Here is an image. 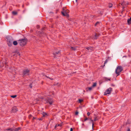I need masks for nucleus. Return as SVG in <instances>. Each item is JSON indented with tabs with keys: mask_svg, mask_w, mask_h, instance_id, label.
Listing matches in <instances>:
<instances>
[{
	"mask_svg": "<svg viewBox=\"0 0 131 131\" xmlns=\"http://www.w3.org/2000/svg\"><path fill=\"white\" fill-rule=\"evenodd\" d=\"M30 70L28 69H25L23 71L22 77L24 78L26 76L29 75L30 74Z\"/></svg>",
	"mask_w": 131,
	"mask_h": 131,
	"instance_id": "4",
	"label": "nucleus"
},
{
	"mask_svg": "<svg viewBox=\"0 0 131 131\" xmlns=\"http://www.w3.org/2000/svg\"><path fill=\"white\" fill-rule=\"evenodd\" d=\"M12 14L14 16L17 15L18 14V13L17 11H13L12 12Z\"/></svg>",
	"mask_w": 131,
	"mask_h": 131,
	"instance_id": "21",
	"label": "nucleus"
},
{
	"mask_svg": "<svg viewBox=\"0 0 131 131\" xmlns=\"http://www.w3.org/2000/svg\"><path fill=\"white\" fill-rule=\"evenodd\" d=\"M124 2H123L121 4V5H122V6H123V5H124Z\"/></svg>",
	"mask_w": 131,
	"mask_h": 131,
	"instance_id": "39",
	"label": "nucleus"
},
{
	"mask_svg": "<svg viewBox=\"0 0 131 131\" xmlns=\"http://www.w3.org/2000/svg\"><path fill=\"white\" fill-rule=\"evenodd\" d=\"M130 63L131 64V61H130V62L129 63Z\"/></svg>",
	"mask_w": 131,
	"mask_h": 131,
	"instance_id": "60",
	"label": "nucleus"
},
{
	"mask_svg": "<svg viewBox=\"0 0 131 131\" xmlns=\"http://www.w3.org/2000/svg\"><path fill=\"white\" fill-rule=\"evenodd\" d=\"M56 85H59V83H58L56 84Z\"/></svg>",
	"mask_w": 131,
	"mask_h": 131,
	"instance_id": "45",
	"label": "nucleus"
},
{
	"mask_svg": "<svg viewBox=\"0 0 131 131\" xmlns=\"http://www.w3.org/2000/svg\"><path fill=\"white\" fill-rule=\"evenodd\" d=\"M29 117H31L32 116V115L31 114H30L29 115Z\"/></svg>",
	"mask_w": 131,
	"mask_h": 131,
	"instance_id": "47",
	"label": "nucleus"
},
{
	"mask_svg": "<svg viewBox=\"0 0 131 131\" xmlns=\"http://www.w3.org/2000/svg\"><path fill=\"white\" fill-rule=\"evenodd\" d=\"M75 1H76V2H77V1H78V0H75Z\"/></svg>",
	"mask_w": 131,
	"mask_h": 131,
	"instance_id": "57",
	"label": "nucleus"
},
{
	"mask_svg": "<svg viewBox=\"0 0 131 131\" xmlns=\"http://www.w3.org/2000/svg\"><path fill=\"white\" fill-rule=\"evenodd\" d=\"M113 89L111 88H110L107 89L106 91L104 93V95H107V94H111V91H112Z\"/></svg>",
	"mask_w": 131,
	"mask_h": 131,
	"instance_id": "6",
	"label": "nucleus"
},
{
	"mask_svg": "<svg viewBox=\"0 0 131 131\" xmlns=\"http://www.w3.org/2000/svg\"><path fill=\"white\" fill-rule=\"evenodd\" d=\"M18 18L19 19L21 18H22V16H20Z\"/></svg>",
	"mask_w": 131,
	"mask_h": 131,
	"instance_id": "46",
	"label": "nucleus"
},
{
	"mask_svg": "<svg viewBox=\"0 0 131 131\" xmlns=\"http://www.w3.org/2000/svg\"><path fill=\"white\" fill-rule=\"evenodd\" d=\"M82 125L83 126H84V123H83L82 124Z\"/></svg>",
	"mask_w": 131,
	"mask_h": 131,
	"instance_id": "56",
	"label": "nucleus"
},
{
	"mask_svg": "<svg viewBox=\"0 0 131 131\" xmlns=\"http://www.w3.org/2000/svg\"><path fill=\"white\" fill-rule=\"evenodd\" d=\"M86 48L88 50H90L91 51L93 50V47H91V46H90L89 47H86Z\"/></svg>",
	"mask_w": 131,
	"mask_h": 131,
	"instance_id": "17",
	"label": "nucleus"
},
{
	"mask_svg": "<svg viewBox=\"0 0 131 131\" xmlns=\"http://www.w3.org/2000/svg\"><path fill=\"white\" fill-rule=\"evenodd\" d=\"M14 127H8L7 128V129H6L5 131H8V130L10 131H13L14 130Z\"/></svg>",
	"mask_w": 131,
	"mask_h": 131,
	"instance_id": "12",
	"label": "nucleus"
},
{
	"mask_svg": "<svg viewBox=\"0 0 131 131\" xmlns=\"http://www.w3.org/2000/svg\"><path fill=\"white\" fill-rule=\"evenodd\" d=\"M101 23V22H99V21H97L95 23V25H94V26L95 27H96V26H97L98 25H99L100 23Z\"/></svg>",
	"mask_w": 131,
	"mask_h": 131,
	"instance_id": "25",
	"label": "nucleus"
},
{
	"mask_svg": "<svg viewBox=\"0 0 131 131\" xmlns=\"http://www.w3.org/2000/svg\"><path fill=\"white\" fill-rule=\"evenodd\" d=\"M111 85L113 86H115V85L113 84H112Z\"/></svg>",
	"mask_w": 131,
	"mask_h": 131,
	"instance_id": "44",
	"label": "nucleus"
},
{
	"mask_svg": "<svg viewBox=\"0 0 131 131\" xmlns=\"http://www.w3.org/2000/svg\"><path fill=\"white\" fill-rule=\"evenodd\" d=\"M127 131H130V128H128Z\"/></svg>",
	"mask_w": 131,
	"mask_h": 131,
	"instance_id": "38",
	"label": "nucleus"
},
{
	"mask_svg": "<svg viewBox=\"0 0 131 131\" xmlns=\"http://www.w3.org/2000/svg\"><path fill=\"white\" fill-rule=\"evenodd\" d=\"M129 124H127V126H128Z\"/></svg>",
	"mask_w": 131,
	"mask_h": 131,
	"instance_id": "62",
	"label": "nucleus"
},
{
	"mask_svg": "<svg viewBox=\"0 0 131 131\" xmlns=\"http://www.w3.org/2000/svg\"><path fill=\"white\" fill-rule=\"evenodd\" d=\"M21 128L20 127H19L17 128H16L15 127H14V131H19V130H20Z\"/></svg>",
	"mask_w": 131,
	"mask_h": 131,
	"instance_id": "16",
	"label": "nucleus"
},
{
	"mask_svg": "<svg viewBox=\"0 0 131 131\" xmlns=\"http://www.w3.org/2000/svg\"><path fill=\"white\" fill-rule=\"evenodd\" d=\"M127 24L128 25H130L131 24V17H130V18H129L127 20Z\"/></svg>",
	"mask_w": 131,
	"mask_h": 131,
	"instance_id": "19",
	"label": "nucleus"
},
{
	"mask_svg": "<svg viewBox=\"0 0 131 131\" xmlns=\"http://www.w3.org/2000/svg\"><path fill=\"white\" fill-rule=\"evenodd\" d=\"M17 41L20 45L22 47H23L27 44L28 39L26 37H24L23 38L19 39L17 40Z\"/></svg>",
	"mask_w": 131,
	"mask_h": 131,
	"instance_id": "1",
	"label": "nucleus"
},
{
	"mask_svg": "<svg viewBox=\"0 0 131 131\" xmlns=\"http://www.w3.org/2000/svg\"><path fill=\"white\" fill-rule=\"evenodd\" d=\"M73 129L72 128H70V131H73Z\"/></svg>",
	"mask_w": 131,
	"mask_h": 131,
	"instance_id": "43",
	"label": "nucleus"
},
{
	"mask_svg": "<svg viewBox=\"0 0 131 131\" xmlns=\"http://www.w3.org/2000/svg\"><path fill=\"white\" fill-rule=\"evenodd\" d=\"M130 124V122H129V119H128L125 124H124V125H123L121 126V128H122V127H123L124 125L127 126V124Z\"/></svg>",
	"mask_w": 131,
	"mask_h": 131,
	"instance_id": "13",
	"label": "nucleus"
},
{
	"mask_svg": "<svg viewBox=\"0 0 131 131\" xmlns=\"http://www.w3.org/2000/svg\"><path fill=\"white\" fill-rule=\"evenodd\" d=\"M103 79L105 80V81H107L108 80L110 81L111 80V78H108L106 77H103Z\"/></svg>",
	"mask_w": 131,
	"mask_h": 131,
	"instance_id": "18",
	"label": "nucleus"
},
{
	"mask_svg": "<svg viewBox=\"0 0 131 131\" xmlns=\"http://www.w3.org/2000/svg\"><path fill=\"white\" fill-rule=\"evenodd\" d=\"M46 77L47 78H49V79H50V78L49 77H47V76L46 75Z\"/></svg>",
	"mask_w": 131,
	"mask_h": 131,
	"instance_id": "48",
	"label": "nucleus"
},
{
	"mask_svg": "<svg viewBox=\"0 0 131 131\" xmlns=\"http://www.w3.org/2000/svg\"><path fill=\"white\" fill-rule=\"evenodd\" d=\"M22 7H23H23H24V5H22Z\"/></svg>",
	"mask_w": 131,
	"mask_h": 131,
	"instance_id": "50",
	"label": "nucleus"
},
{
	"mask_svg": "<svg viewBox=\"0 0 131 131\" xmlns=\"http://www.w3.org/2000/svg\"><path fill=\"white\" fill-rule=\"evenodd\" d=\"M17 96V95H11L10 97L13 98H14L16 97Z\"/></svg>",
	"mask_w": 131,
	"mask_h": 131,
	"instance_id": "28",
	"label": "nucleus"
},
{
	"mask_svg": "<svg viewBox=\"0 0 131 131\" xmlns=\"http://www.w3.org/2000/svg\"><path fill=\"white\" fill-rule=\"evenodd\" d=\"M18 42L17 41H14L13 42V44L14 46H16L18 44Z\"/></svg>",
	"mask_w": 131,
	"mask_h": 131,
	"instance_id": "20",
	"label": "nucleus"
},
{
	"mask_svg": "<svg viewBox=\"0 0 131 131\" xmlns=\"http://www.w3.org/2000/svg\"><path fill=\"white\" fill-rule=\"evenodd\" d=\"M41 31H38V33L39 35H41L42 34V31H43V30H44V28H42L41 29Z\"/></svg>",
	"mask_w": 131,
	"mask_h": 131,
	"instance_id": "22",
	"label": "nucleus"
},
{
	"mask_svg": "<svg viewBox=\"0 0 131 131\" xmlns=\"http://www.w3.org/2000/svg\"><path fill=\"white\" fill-rule=\"evenodd\" d=\"M83 92H85V91L84 90L83 91Z\"/></svg>",
	"mask_w": 131,
	"mask_h": 131,
	"instance_id": "58",
	"label": "nucleus"
},
{
	"mask_svg": "<svg viewBox=\"0 0 131 131\" xmlns=\"http://www.w3.org/2000/svg\"><path fill=\"white\" fill-rule=\"evenodd\" d=\"M50 79L52 80H53V78H50Z\"/></svg>",
	"mask_w": 131,
	"mask_h": 131,
	"instance_id": "49",
	"label": "nucleus"
},
{
	"mask_svg": "<svg viewBox=\"0 0 131 131\" xmlns=\"http://www.w3.org/2000/svg\"><path fill=\"white\" fill-rule=\"evenodd\" d=\"M95 115V116H96V115H95H95Z\"/></svg>",
	"mask_w": 131,
	"mask_h": 131,
	"instance_id": "64",
	"label": "nucleus"
},
{
	"mask_svg": "<svg viewBox=\"0 0 131 131\" xmlns=\"http://www.w3.org/2000/svg\"><path fill=\"white\" fill-rule=\"evenodd\" d=\"M29 87L30 88H31L32 87V83H31L29 85Z\"/></svg>",
	"mask_w": 131,
	"mask_h": 131,
	"instance_id": "36",
	"label": "nucleus"
},
{
	"mask_svg": "<svg viewBox=\"0 0 131 131\" xmlns=\"http://www.w3.org/2000/svg\"><path fill=\"white\" fill-rule=\"evenodd\" d=\"M123 70V68L121 66H118L117 67L115 70V72L117 74V76L119 75L120 72Z\"/></svg>",
	"mask_w": 131,
	"mask_h": 131,
	"instance_id": "3",
	"label": "nucleus"
},
{
	"mask_svg": "<svg viewBox=\"0 0 131 131\" xmlns=\"http://www.w3.org/2000/svg\"><path fill=\"white\" fill-rule=\"evenodd\" d=\"M109 58V57H108L107 59H106L105 60V61L104 62V66L105 64L108 61V59Z\"/></svg>",
	"mask_w": 131,
	"mask_h": 131,
	"instance_id": "32",
	"label": "nucleus"
},
{
	"mask_svg": "<svg viewBox=\"0 0 131 131\" xmlns=\"http://www.w3.org/2000/svg\"><path fill=\"white\" fill-rule=\"evenodd\" d=\"M98 120V119L97 117H94V119L93 120L94 121H96Z\"/></svg>",
	"mask_w": 131,
	"mask_h": 131,
	"instance_id": "33",
	"label": "nucleus"
},
{
	"mask_svg": "<svg viewBox=\"0 0 131 131\" xmlns=\"http://www.w3.org/2000/svg\"><path fill=\"white\" fill-rule=\"evenodd\" d=\"M38 119L39 120H42V119L41 118H38Z\"/></svg>",
	"mask_w": 131,
	"mask_h": 131,
	"instance_id": "42",
	"label": "nucleus"
},
{
	"mask_svg": "<svg viewBox=\"0 0 131 131\" xmlns=\"http://www.w3.org/2000/svg\"><path fill=\"white\" fill-rule=\"evenodd\" d=\"M79 113V112L78 111H76L75 112V115H77Z\"/></svg>",
	"mask_w": 131,
	"mask_h": 131,
	"instance_id": "35",
	"label": "nucleus"
},
{
	"mask_svg": "<svg viewBox=\"0 0 131 131\" xmlns=\"http://www.w3.org/2000/svg\"><path fill=\"white\" fill-rule=\"evenodd\" d=\"M113 5L112 3H109L108 5V6L109 8H111L112 7Z\"/></svg>",
	"mask_w": 131,
	"mask_h": 131,
	"instance_id": "30",
	"label": "nucleus"
},
{
	"mask_svg": "<svg viewBox=\"0 0 131 131\" xmlns=\"http://www.w3.org/2000/svg\"><path fill=\"white\" fill-rule=\"evenodd\" d=\"M44 1H46V0H44Z\"/></svg>",
	"mask_w": 131,
	"mask_h": 131,
	"instance_id": "61",
	"label": "nucleus"
},
{
	"mask_svg": "<svg viewBox=\"0 0 131 131\" xmlns=\"http://www.w3.org/2000/svg\"><path fill=\"white\" fill-rule=\"evenodd\" d=\"M62 126V125L59 124H57L54 127V128L56 129L57 127L60 126L61 127Z\"/></svg>",
	"mask_w": 131,
	"mask_h": 131,
	"instance_id": "27",
	"label": "nucleus"
},
{
	"mask_svg": "<svg viewBox=\"0 0 131 131\" xmlns=\"http://www.w3.org/2000/svg\"><path fill=\"white\" fill-rule=\"evenodd\" d=\"M71 49L72 50L75 51L77 49V47H71Z\"/></svg>",
	"mask_w": 131,
	"mask_h": 131,
	"instance_id": "23",
	"label": "nucleus"
},
{
	"mask_svg": "<svg viewBox=\"0 0 131 131\" xmlns=\"http://www.w3.org/2000/svg\"><path fill=\"white\" fill-rule=\"evenodd\" d=\"M18 110V109L17 108V107L15 106H14L12 107L11 112L12 113H15Z\"/></svg>",
	"mask_w": 131,
	"mask_h": 131,
	"instance_id": "8",
	"label": "nucleus"
},
{
	"mask_svg": "<svg viewBox=\"0 0 131 131\" xmlns=\"http://www.w3.org/2000/svg\"><path fill=\"white\" fill-rule=\"evenodd\" d=\"M123 57H127V56H124Z\"/></svg>",
	"mask_w": 131,
	"mask_h": 131,
	"instance_id": "53",
	"label": "nucleus"
},
{
	"mask_svg": "<svg viewBox=\"0 0 131 131\" xmlns=\"http://www.w3.org/2000/svg\"><path fill=\"white\" fill-rule=\"evenodd\" d=\"M52 13L53 14V13L52 12H50V13Z\"/></svg>",
	"mask_w": 131,
	"mask_h": 131,
	"instance_id": "51",
	"label": "nucleus"
},
{
	"mask_svg": "<svg viewBox=\"0 0 131 131\" xmlns=\"http://www.w3.org/2000/svg\"><path fill=\"white\" fill-rule=\"evenodd\" d=\"M90 113L89 112H88L87 113V115L88 116H89L90 115Z\"/></svg>",
	"mask_w": 131,
	"mask_h": 131,
	"instance_id": "37",
	"label": "nucleus"
},
{
	"mask_svg": "<svg viewBox=\"0 0 131 131\" xmlns=\"http://www.w3.org/2000/svg\"><path fill=\"white\" fill-rule=\"evenodd\" d=\"M89 119L88 118H87V117H86L85 118V119H84V120L83 121L82 120V122H84V121H85L86 120H87Z\"/></svg>",
	"mask_w": 131,
	"mask_h": 131,
	"instance_id": "34",
	"label": "nucleus"
},
{
	"mask_svg": "<svg viewBox=\"0 0 131 131\" xmlns=\"http://www.w3.org/2000/svg\"><path fill=\"white\" fill-rule=\"evenodd\" d=\"M25 10H23V13H24V12H25Z\"/></svg>",
	"mask_w": 131,
	"mask_h": 131,
	"instance_id": "52",
	"label": "nucleus"
},
{
	"mask_svg": "<svg viewBox=\"0 0 131 131\" xmlns=\"http://www.w3.org/2000/svg\"><path fill=\"white\" fill-rule=\"evenodd\" d=\"M15 54H14V55H13V56H15Z\"/></svg>",
	"mask_w": 131,
	"mask_h": 131,
	"instance_id": "63",
	"label": "nucleus"
},
{
	"mask_svg": "<svg viewBox=\"0 0 131 131\" xmlns=\"http://www.w3.org/2000/svg\"><path fill=\"white\" fill-rule=\"evenodd\" d=\"M18 54L19 55V56H20V53H19Z\"/></svg>",
	"mask_w": 131,
	"mask_h": 131,
	"instance_id": "54",
	"label": "nucleus"
},
{
	"mask_svg": "<svg viewBox=\"0 0 131 131\" xmlns=\"http://www.w3.org/2000/svg\"><path fill=\"white\" fill-rule=\"evenodd\" d=\"M43 30H43V31H42V34L41 35L42 36H45L46 35V34L45 33H44Z\"/></svg>",
	"mask_w": 131,
	"mask_h": 131,
	"instance_id": "29",
	"label": "nucleus"
},
{
	"mask_svg": "<svg viewBox=\"0 0 131 131\" xmlns=\"http://www.w3.org/2000/svg\"><path fill=\"white\" fill-rule=\"evenodd\" d=\"M97 85V83L96 82H94L93 83V84L92 86V87L93 88L96 86Z\"/></svg>",
	"mask_w": 131,
	"mask_h": 131,
	"instance_id": "24",
	"label": "nucleus"
},
{
	"mask_svg": "<svg viewBox=\"0 0 131 131\" xmlns=\"http://www.w3.org/2000/svg\"><path fill=\"white\" fill-rule=\"evenodd\" d=\"M13 53H17V54H18L19 53V52L18 51V50H15L13 52Z\"/></svg>",
	"mask_w": 131,
	"mask_h": 131,
	"instance_id": "31",
	"label": "nucleus"
},
{
	"mask_svg": "<svg viewBox=\"0 0 131 131\" xmlns=\"http://www.w3.org/2000/svg\"><path fill=\"white\" fill-rule=\"evenodd\" d=\"M41 114L43 115V116H42V117H47V116H49V114H48L46 112H43Z\"/></svg>",
	"mask_w": 131,
	"mask_h": 131,
	"instance_id": "11",
	"label": "nucleus"
},
{
	"mask_svg": "<svg viewBox=\"0 0 131 131\" xmlns=\"http://www.w3.org/2000/svg\"><path fill=\"white\" fill-rule=\"evenodd\" d=\"M89 119L90 121L92 124V129L93 130H94V123L93 122V121H94L91 118H90V119Z\"/></svg>",
	"mask_w": 131,
	"mask_h": 131,
	"instance_id": "15",
	"label": "nucleus"
},
{
	"mask_svg": "<svg viewBox=\"0 0 131 131\" xmlns=\"http://www.w3.org/2000/svg\"><path fill=\"white\" fill-rule=\"evenodd\" d=\"M103 82L102 81V82H101L100 81H99V84L100 85Z\"/></svg>",
	"mask_w": 131,
	"mask_h": 131,
	"instance_id": "40",
	"label": "nucleus"
},
{
	"mask_svg": "<svg viewBox=\"0 0 131 131\" xmlns=\"http://www.w3.org/2000/svg\"><path fill=\"white\" fill-rule=\"evenodd\" d=\"M60 53H61V51L60 50L58 51H57V52H54L53 53V54L54 55V58H57V55L58 54Z\"/></svg>",
	"mask_w": 131,
	"mask_h": 131,
	"instance_id": "9",
	"label": "nucleus"
},
{
	"mask_svg": "<svg viewBox=\"0 0 131 131\" xmlns=\"http://www.w3.org/2000/svg\"><path fill=\"white\" fill-rule=\"evenodd\" d=\"M6 38L7 39V44L8 46L10 47L12 46V42L13 40L12 37L11 36H7Z\"/></svg>",
	"mask_w": 131,
	"mask_h": 131,
	"instance_id": "2",
	"label": "nucleus"
},
{
	"mask_svg": "<svg viewBox=\"0 0 131 131\" xmlns=\"http://www.w3.org/2000/svg\"><path fill=\"white\" fill-rule=\"evenodd\" d=\"M62 11L61 12V14L63 16H66L67 17H69V14H68L69 12L68 10H66L64 8H63L62 9Z\"/></svg>",
	"mask_w": 131,
	"mask_h": 131,
	"instance_id": "5",
	"label": "nucleus"
},
{
	"mask_svg": "<svg viewBox=\"0 0 131 131\" xmlns=\"http://www.w3.org/2000/svg\"><path fill=\"white\" fill-rule=\"evenodd\" d=\"M36 118H37L36 117H33L32 119V120H34L35 119H36Z\"/></svg>",
	"mask_w": 131,
	"mask_h": 131,
	"instance_id": "41",
	"label": "nucleus"
},
{
	"mask_svg": "<svg viewBox=\"0 0 131 131\" xmlns=\"http://www.w3.org/2000/svg\"><path fill=\"white\" fill-rule=\"evenodd\" d=\"M125 7H124V6H123V7H122L123 9H124Z\"/></svg>",
	"mask_w": 131,
	"mask_h": 131,
	"instance_id": "55",
	"label": "nucleus"
},
{
	"mask_svg": "<svg viewBox=\"0 0 131 131\" xmlns=\"http://www.w3.org/2000/svg\"><path fill=\"white\" fill-rule=\"evenodd\" d=\"M99 35L100 34H97L95 33V35H94V36H93V38L94 39L96 40L98 38V37Z\"/></svg>",
	"mask_w": 131,
	"mask_h": 131,
	"instance_id": "10",
	"label": "nucleus"
},
{
	"mask_svg": "<svg viewBox=\"0 0 131 131\" xmlns=\"http://www.w3.org/2000/svg\"><path fill=\"white\" fill-rule=\"evenodd\" d=\"M4 63H5L6 64V62H4Z\"/></svg>",
	"mask_w": 131,
	"mask_h": 131,
	"instance_id": "59",
	"label": "nucleus"
},
{
	"mask_svg": "<svg viewBox=\"0 0 131 131\" xmlns=\"http://www.w3.org/2000/svg\"><path fill=\"white\" fill-rule=\"evenodd\" d=\"M93 88L92 86L86 88H85L86 92H88L89 91H90Z\"/></svg>",
	"mask_w": 131,
	"mask_h": 131,
	"instance_id": "14",
	"label": "nucleus"
},
{
	"mask_svg": "<svg viewBox=\"0 0 131 131\" xmlns=\"http://www.w3.org/2000/svg\"><path fill=\"white\" fill-rule=\"evenodd\" d=\"M83 101V100L82 99H79L78 100V102L80 103H81Z\"/></svg>",
	"mask_w": 131,
	"mask_h": 131,
	"instance_id": "26",
	"label": "nucleus"
},
{
	"mask_svg": "<svg viewBox=\"0 0 131 131\" xmlns=\"http://www.w3.org/2000/svg\"><path fill=\"white\" fill-rule=\"evenodd\" d=\"M45 101H46V103H49L50 105L52 104L53 101V99L50 97H48L47 99H46Z\"/></svg>",
	"mask_w": 131,
	"mask_h": 131,
	"instance_id": "7",
	"label": "nucleus"
}]
</instances>
